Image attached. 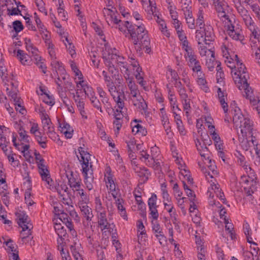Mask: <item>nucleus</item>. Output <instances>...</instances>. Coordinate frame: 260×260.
<instances>
[{
	"mask_svg": "<svg viewBox=\"0 0 260 260\" xmlns=\"http://www.w3.org/2000/svg\"><path fill=\"white\" fill-rule=\"evenodd\" d=\"M115 204L117 207L118 214L123 219L127 221L128 220V217L125 207H124V201L120 198H116Z\"/></svg>",
	"mask_w": 260,
	"mask_h": 260,
	"instance_id": "obj_39",
	"label": "nucleus"
},
{
	"mask_svg": "<svg viewBox=\"0 0 260 260\" xmlns=\"http://www.w3.org/2000/svg\"><path fill=\"white\" fill-rule=\"evenodd\" d=\"M35 111L39 115L44 132H46L54 127L49 115L43 107L37 106L35 107Z\"/></svg>",
	"mask_w": 260,
	"mask_h": 260,
	"instance_id": "obj_19",
	"label": "nucleus"
},
{
	"mask_svg": "<svg viewBox=\"0 0 260 260\" xmlns=\"http://www.w3.org/2000/svg\"><path fill=\"white\" fill-rule=\"evenodd\" d=\"M103 13L108 24L109 25H112V27H118L119 30L125 34L126 37H128L129 39V34L125 26L126 22L128 21H126L121 23L120 20L117 18L114 10L104 9Z\"/></svg>",
	"mask_w": 260,
	"mask_h": 260,
	"instance_id": "obj_10",
	"label": "nucleus"
},
{
	"mask_svg": "<svg viewBox=\"0 0 260 260\" xmlns=\"http://www.w3.org/2000/svg\"><path fill=\"white\" fill-rule=\"evenodd\" d=\"M192 75L196 78V82L200 86L201 88L204 90L205 92H207L209 89L207 86V82L205 79V75L202 70L193 73Z\"/></svg>",
	"mask_w": 260,
	"mask_h": 260,
	"instance_id": "obj_38",
	"label": "nucleus"
},
{
	"mask_svg": "<svg viewBox=\"0 0 260 260\" xmlns=\"http://www.w3.org/2000/svg\"><path fill=\"white\" fill-rule=\"evenodd\" d=\"M104 180L109 192L111 193L114 199H116L117 197L116 185L115 183V179L111 173V170L109 167H107L105 169Z\"/></svg>",
	"mask_w": 260,
	"mask_h": 260,
	"instance_id": "obj_18",
	"label": "nucleus"
},
{
	"mask_svg": "<svg viewBox=\"0 0 260 260\" xmlns=\"http://www.w3.org/2000/svg\"><path fill=\"white\" fill-rule=\"evenodd\" d=\"M135 170L138 175L140 177L142 178V179L144 181L148 179L150 176V172L145 168L136 167V168L135 169Z\"/></svg>",
	"mask_w": 260,
	"mask_h": 260,
	"instance_id": "obj_61",
	"label": "nucleus"
},
{
	"mask_svg": "<svg viewBox=\"0 0 260 260\" xmlns=\"http://www.w3.org/2000/svg\"><path fill=\"white\" fill-rule=\"evenodd\" d=\"M29 132L34 137L41 133L40 131L38 123L35 120H30L29 121Z\"/></svg>",
	"mask_w": 260,
	"mask_h": 260,
	"instance_id": "obj_63",
	"label": "nucleus"
},
{
	"mask_svg": "<svg viewBox=\"0 0 260 260\" xmlns=\"http://www.w3.org/2000/svg\"><path fill=\"white\" fill-rule=\"evenodd\" d=\"M137 229V235L139 242L142 243L145 241L146 238V233L145 226L141 220H139L136 223Z\"/></svg>",
	"mask_w": 260,
	"mask_h": 260,
	"instance_id": "obj_47",
	"label": "nucleus"
},
{
	"mask_svg": "<svg viewBox=\"0 0 260 260\" xmlns=\"http://www.w3.org/2000/svg\"><path fill=\"white\" fill-rule=\"evenodd\" d=\"M34 18L36 23L39 31L40 34L42 36V39L44 41L51 39V35L49 31L47 30L46 27L42 22L41 19L39 18L38 15L36 13L34 14Z\"/></svg>",
	"mask_w": 260,
	"mask_h": 260,
	"instance_id": "obj_27",
	"label": "nucleus"
},
{
	"mask_svg": "<svg viewBox=\"0 0 260 260\" xmlns=\"http://www.w3.org/2000/svg\"><path fill=\"white\" fill-rule=\"evenodd\" d=\"M173 156L175 158V161L179 170L180 179L187 180V183L191 184L192 183V179L190 177V172L184 161L181 157L178 156L177 153H176V155L174 154Z\"/></svg>",
	"mask_w": 260,
	"mask_h": 260,
	"instance_id": "obj_15",
	"label": "nucleus"
},
{
	"mask_svg": "<svg viewBox=\"0 0 260 260\" xmlns=\"http://www.w3.org/2000/svg\"><path fill=\"white\" fill-rule=\"evenodd\" d=\"M245 25L251 31V41L253 39L256 40L258 42H260V30L258 27L255 25L253 20L252 19L250 16H249L243 19Z\"/></svg>",
	"mask_w": 260,
	"mask_h": 260,
	"instance_id": "obj_23",
	"label": "nucleus"
},
{
	"mask_svg": "<svg viewBox=\"0 0 260 260\" xmlns=\"http://www.w3.org/2000/svg\"><path fill=\"white\" fill-rule=\"evenodd\" d=\"M182 180L184 191L190 202V208L189 210H190L191 212H196L197 206H198L199 202L196 198V195L194 194V192L186 184L185 182H187V180L185 179Z\"/></svg>",
	"mask_w": 260,
	"mask_h": 260,
	"instance_id": "obj_26",
	"label": "nucleus"
},
{
	"mask_svg": "<svg viewBox=\"0 0 260 260\" xmlns=\"http://www.w3.org/2000/svg\"><path fill=\"white\" fill-rule=\"evenodd\" d=\"M7 91L8 94L12 98V99L14 102V105L15 106V109L17 111H18L22 114H24L25 113V110L22 105V101L17 95V90L16 87H15L13 89H10L9 87L7 88Z\"/></svg>",
	"mask_w": 260,
	"mask_h": 260,
	"instance_id": "obj_25",
	"label": "nucleus"
},
{
	"mask_svg": "<svg viewBox=\"0 0 260 260\" xmlns=\"http://www.w3.org/2000/svg\"><path fill=\"white\" fill-rule=\"evenodd\" d=\"M129 62L131 63V66L133 68V70L135 71L136 72V78L138 80L139 84H141L142 86H143L144 82L143 80V77L141 75V69L140 68L137 61L133 56L129 57Z\"/></svg>",
	"mask_w": 260,
	"mask_h": 260,
	"instance_id": "obj_40",
	"label": "nucleus"
},
{
	"mask_svg": "<svg viewBox=\"0 0 260 260\" xmlns=\"http://www.w3.org/2000/svg\"><path fill=\"white\" fill-rule=\"evenodd\" d=\"M84 176V182L86 187L91 190L93 188V175L92 169H89L85 167L84 170H82Z\"/></svg>",
	"mask_w": 260,
	"mask_h": 260,
	"instance_id": "obj_30",
	"label": "nucleus"
},
{
	"mask_svg": "<svg viewBox=\"0 0 260 260\" xmlns=\"http://www.w3.org/2000/svg\"><path fill=\"white\" fill-rule=\"evenodd\" d=\"M16 216L18 224L22 229V231H27V234H29L30 231L32 229V225L28 216L24 211L20 210L16 212Z\"/></svg>",
	"mask_w": 260,
	"mask_h": 260,
	"instance_id": "obj_20",
	"label": "nucleus"
},
{
	"mask_svg": "<svg viewBox=\"0 0 260 260\" xmlns=\"http://www.w3.org/2000/svg\"><path fill=\"white\" fill-rule=\"evenodd\" d=\"M189 212L190 213V215L192 216V220L193 223L196 225L197 230L196 233L197 234L198 232H203V228L201 226V218L198 215V206H197V211H192L191 212L189 210Z\"/></svg>",
	"mask_w": 260,
	"mask_h": 260,
	"instance_id": "obj_51",
	"label": "nucleus"
},
{
	"mask_svg": "<svg viewBox=\"0 0 260 260\" xmlns=\"http://www.w3.org/2000/svg\"><path fill=\"white\" fill-rule=\"evenodd\" d=\"M58 219L64 223L70 231L72 235L76 234V232L73 229V225L68 215L63 212L58 214Z\"/></svg>",
	"mask_w": 260,
	"mask_h": 260,
	"instance_id": "obj_44",
	"label": "nucleus"
},
{
	"mask_svg": "<svg viewBox=\"0 0 260 260\" xmlns=\"http://www.w3.org/2000/svg\"><path fill=\"white\" fill-rule=\"evenodd\" d=\"M208 201L209 208L212 210L213 214H216V211L222 206L219 202L215 200L214 197H208Z\"/></svg>",
	"mask_w": 260,
	"mask_h": 260,
	"instance_id": "obj_55",
	"label": "nucleus"
},
{
	"mask_svg": "<svg viewBox=\"0 0 260 260\" xmlns=\"http://www.w3.org/2000/svg\"><path fill=\"white\" fill-rule=\"evenodd\" d=\"M206 180L209 184L207 191V196L208 197H215L216 196L223 203H225V198L223 192L219 187V184L217 183L216 180L213 179H209L206 175Z\"/></svg>",
	"mask_w": 260,
	"mask_h": 260,
	"instance_id": "obj_13",
	"label": "nucleus"
},
{
	"mask_svg": "<svg viewBox=\"0 0 260 260\" xmlns=\"http://www.w3.org/2000/svg\"><path fill=\"white\" fill-rule=\"evenodd\" d=\"M103 75L104 77V80L113 100H118L119 98H124V95L123 91H120L119 87L117 88L111 82L110 77L108 76L107 73L105 71H103Z\"/></svg>",
	"mask_w": 260,
	"mask_h": 260,
	"instance_id": "obj_17",
	"label": "nucleus"
},
{
	"mask_svg": "<svg viewBox=\"0 0 260 260\" xmlns=\"http://www.w3.org/2000/svg\"><path fill=\"white\" fill-rule=\"evenodd\" d=\"M44 42L47 48L48 53L51 58V60L56 59V49L54 45L53 44L52 40L49 39Z\"/></svg>",
	"mask_w": 260,
	"mask_h": 260,
	"instance_id": "obj_53",
	"label": "nucleus"
},
{
	"mask_svg": "<svg viewBox=\"0 0 260 260\" xmlns=\"http://www.w3.org/2000/svg\"><path fill=\"white\" fill-rule=\"evenodd\" d=\"M196 40L198 42L199 53L205 60V64L210 71H212L215 65V49L211 46L214 40L213 29L211 26L201 27L196 31Z\"/></svg>",
	"mask_w": 260,
	"mask_h": 260,
	"instance_id": "obj_4",
	"label": "nucleus"
},
{
	"mask_svg": "<svg viewBox=\"0 0 260 260\" xmlns=\"http://www.w3.org/2000/svg\"><path fill=\"white\" fill-rule=\"evenodd\" d=\"M39 174L41 176L42 180L45 183V185L47 188L52 189L53 180L50 177L49 171L48 168L39 171Z\"/></svg>",
	"mask_w": 260,
	"mask_h": 260,
	"instance_id": "obj_43",
	"label": "nucleus"
},
{
	"mask_svg": "<svg viewBox=\"0 0 260 260\" xmlns=\"http://www.w3.org/2000/svg\"><path fill=\"white\" fill-rule=\"evenodd\" d=\"M35 60L36 65L41 69L42 72L44 74L46 72V67L44 64V59L40 55L39 53L32 56Z\"/></svg>",
	"mask_w": 260,
	"mask_h": 260,
	"instance_id": "obj_57",
	"label": "nucleus"
},
{
	"mask_svg": "<svg viewBox=\"0 0 260 260\" xmlns=\"http://www.w3.org/2000/svg\"><path fill=\"white\" fill-rule=\"evenodd\" d=\"M80 245L75 244L71 246V250L75 260H83V258L79 252Z\"/></svg>",
	"mask_w": 260,
	"mask_h": 260,
	"instance_id": "obj_64",
	"label": "nucleus"
},
{
	"mask_svg": "<svg viewBox=\"0 0 260 260\" xmlns=\"http://www.w3.org/2000/svg\"><path fill=\"white\" fill-rule=\"evenodd\" d=\"M85 201V203H81L80 205L81 211L87 220H90L93 217L91 209L89 208L86 204V201H88V199L86 201Z\"/></svg>",
	"mask_w": 260,
	"mask_h": 260,
	"instance_id": "obj_54",
	"label": "nucleus"
},
{
	"mask_svg": "<svg viewBox=\"0 0 260 260\" xmlns=\"http://www.w3.org/2000/svg\"><path fill=\"white\" fill-rule=\"evenodd\" d=\"M59 130L67 139L72 137L74 129L70 125L64 120L59 121Z\"/></svg>",
	"mask_w": 260,
	"mask_h": 260,
	"instance_id": "obj_37",
	"label": "nucleus"
},
{
	"mask_svg": "<svg viewBox=\"0 0 260 260\" xmlns=\"http://www.w3.org/2000/svg\"><path fill=\"white\" fill-rule=\"evenodd\" d=\"M4 243L6 245V249L7 252L9 253V257H11L13 253H18L17 251V247L16 244L10 239H4Z\"/></svg>",
	"mask_w": 260,
	"mask_h": 260,
	"instance_id": "obj_48",
	"label": "nucleus"
},
{
	"mask_svg": "<svg viewBox=\"0 0 260 260\" xmlns=\"http://www.w3.org/2000/svg\"><path fill=\"white\" fill-rule=\"evenodd\" d=\"M55 189L59 195L60 199L62 203L68 206L71 205L72 201L70 198L67 184L63 182H60L58 183Z\"/></svg>",
	"mask_w": 260,
	"mask_h": 260,
	"instance_id": "obj_21",
	"label": "nucleus"
},
{
	"mask_svg": "<svg viewBox=\"0 0 260 260\" xmlns=\"http://www.w3.org/2000/svg\"><path fill=\"white\" fill-rule=\"evenodd\" d=\"M159 149L158 147L155 145L151 147V158L150 160H148L146 164L152 167L155 170L158 171H162L161 164L162 163L160 160V156L159 155Z\"/></svg>",
	"mask_w": 260,
	"mask_h": 260,
	"instance_id": "obj_16",
	"label": "nucleus"
},
{
	"mask_svg": "<svg viewBox=\"0 0 260 260\" xmlns=\"http://www.w3.org/2000/svg\"><path fill=\"white\" fill-rule=\"evenodd\" d=\"M174 120L180 134L182 136L185 135L186 134V131L183 124L181 116L176 115L175 116V119H174Z\"/></svg>",
	"mask_w": 260,
	"mask_h": 260,
	"instance_id": "obj_60",
	"label": "nucleus"
},
{
	"mask_svg": "<svg viewBox=\"0 0 260 260\" xmlns=\"http://www.w3.org/2000/svg\"><path fill=\"white\" fill-rule=\"evenodd\" d=\"M230 44L226 41L221 46V51L224 62L231 68L233 79L236 86L240 90H244L246 98L254 94L247 82L249 75L245 65L240 61L237 54L230 52Z\"/></svg>",
	"mask_w": 260,
	"mask_h": 260,
	"instance_id": "obj_1",
	"label": "nucleus"
},
{
	"mask_svg": "<svg viewBox=\"0 0 260 260\" xmlns=\"http://www.w3.org/2000/svg\"><path fill=\"white\" fill-rule=\"evenodd\" d=\"M6 11L9 15H16L20 12L17 4L16 3L14 4L11 1V3L8 4V3H7V4L5 5L4 13Z\"/></svg>",
	"mask_w": 260,
	"mask_h": 260,
	"instance_id": "obj_49",
	"label": "nucleus"
},
{
	"mask_svg": "<svg viewBox=\"0 0 260 260\" xmlns=\"http://www.w3.org/2000/svg\"><path fill=\"white\" fill-rule=\"evenodd\" d=\"M205 137H207V139L205 140L203 145H202L199 140L196 142V147L200 154L202 161L199 162V165L206 178L207 175L209 179H213L214 178L213 175L217 173L216 167L214 161L210 159V152L206 146L211 145V141L208 139L206 135H205Z\"/></svg>",
	"mask_w": 260,
	"mask_h": 260,
	"instance_id": "obj_5",
	"label": "nucleus"
},
{
	"mask_svg": "<svg viewBox=\"0 0 260 260\" xmlns=\"http://www.w3.org/2000/svg\"><path fill=\"white\" fill-rule=\"evenodd\" d=\"M17 135L13 133L12 136V142L14 146L23 154L26 160L30 161L32 158L29 151V146L27 144H23L17 142Z\"/></svg>",
	"mask_w": 260,
	"mask_h": 260,
	"instance_id": "obj_22",
	"label": "nucleus"
},
{
	"mask_svg": "<svg viewBox=\"0 0 260 260\" xmlns=\"http://www.w3.org/2000/svg\"><path fill=\"white\" fill-rule=\"evenodd\" d=\"M177 34L180 41V44L183 50L191 48L187 41L186 37L182 29L178 30Z\"/></svg>",
	"mask_w": 260,
	"mask_h": 260,
	"instance_id": "obj_56",
	"label": "nucleus"
},
{
	"mask_svg": "<svg viewBox=\"0 0 260 260\" xmlns=\"http://www.w3.org/2000/svg\"><path fill=\"white\" fill-rule=\"evenodd\" d=\"M184 57L188 66L191 69L193 73L202 70L199 60L192 48L184 50Z\"/></svg>",
	"mask_w": 260,
	"mask_h": 260,
	"instance_id": "obj_14",
	"label": "nucleus"
},
{
	"mask_svg": "<svg viewBox=\"0 0 260 260\" xmlns=\"http://www.w3.org/2000/svg\"><path fill=\"white\" fill-rule=\"evenodd\" d=\"M4 154L8 159L9 163L11 166L15 168L20 165L19 160L16 158V154L13 152L12 149L9 150V151L4 153Z\"/></svg>",
	"mask_w": 260,
	"mask_h": 260,
	"instance_id": "obj_52",
	"label": "nucleus"
},
{
	"mask_svg": "<svg viewBox=\"0 0 260 260\" xmlns=\"http://www.w3.org/2000/svg\"><path fill=\"white\" fill-rule=\"evenodd\" d=\"M217 98L218 101L223 109V110L225 113H226L228 111V105L227 103V97L224 91L221 89L220 87H217Z\"/></svg>",
	"mask_w": 260,
	"mask_h": 260,
	"instance_id": "obj_42",
	"label": "nucleus"
},
{
	"mask_svg": "<svg viewBox=\"0 0 260 260\" xmlns=\"http://www.w3.org/2000/svg\"><path fill=\"white\" fill-rule=\"evenodd\" d=\"M38 94L41 96L42 101L46 104L52 106L54 103V99L52 94H50L44 87L40 86L37 90Z\"/></svg>",
	"mask_w": 260,
	"mask_h": 260,
	"instance_id": "obj_29",
	"label": "nucleus"
},
{
	"mask_svg": "<svg viewBox=\"0 0 260 260\" xmlns=\"http://www.w3.org/2000/svg\"><path fill=\"white\" fill-rule=\"evenodd\" d=\"M51 64L57 75H58L59 72L63 73L65 70L62 63L57 60V58L51 60Z\"/></svg>",
	"mask_w": 260,
	"mask_h": 260,
	"instance_id": "obj_62",
	"label": "nucleus"
},
{
	"mask_svg": "<svg viewBox=\"0 0 260 260\" xmlns=\"http://www.w3.org/2000/svg\"><path fill=\"white\" fill-rule=\"evenodd\" d=\"M231 107L233 114L234 124L237 128L240 129L241 135L243 138L241 142H247L248 147L256 146L258 143L257 140L260 135L254 128L252 120L242 114L241 109L235 102L231 104Z\"/></svg>",
	"mask_w": 260,
	"mask_h": 260,
	"instance_id": "obj_3",
	"label": "nucleus"
},
{
	"mask_svg": "<svg viewBox=\"0 0 260 260\" xmlns=\"http://www.w3.org/2000/svg\"><path fill=\"white\" fill-rule=\"evenodd\" d=\"M75 93L73 99L77 106L82 118L87 119V115L84 110L86 98L93 91V88L86 80L75 84Z\"/></svg>",
	"mask_w": 260,
	"mask_h": 260,
	"instance_id": "obj_6",
	"label": "nucleus"
},
{
	"mask_svg": "<svg viewBox=\"0 0 260 260\" xmlns=\"http://www.w3.org/2000/svg\"><path fill=\"white\" fill-rule=\"evenodd\" d=\"M251 0H231L235 7L236 8L238 13L240 14L242 19L250 16L248 12L241 5L242 2L247 4H250Z\"/></svg>",
	"mask_w": 260,
	"mask_h": 260,
	"instance_id": "obj_34",
	"label": "nucleus"
},
{
	"mask_svg": "<svg viewBox=\"0 0 260 260\" xmlns=\"http://www.w3.org/2000/svg\"><path fill=\"white\" fill-rule=\"evenodd\" d=\"M59 34L61 36V41L65 45L68 53L72 58L75 57L76 53L74 45H73L72 40L69 39L68 35L64 32L62 34L60 31Z\"/></svg>",
	"mask_w": 260,
	"mask_h": 260,
	"instance_id": "obj_36",
	"label": "nucleus"
},
{
	"mask_svg": "<svg viewBox=\"0 0 260 260\" xmlns=\"http://www.w3.org/2000/svg\"><path fill=\"white\" fill-rule=\"evenodd\" d=\"M67 177L69 184L72 190L74 192L77 191L82 200L86 201L87 197L84 193L83 189L81 188V180L78 176L73 172H71L70 174L67 175Z\"/></svg>",
	"mask_w": 260,
	"mask_h": 260,
	"instance_id": "obj_12",
	"label": "nucleus"
},
{
	"mask_svg": "<svg viewBox=\"0 0 260 260\" xmlns=\"http://www.w3.org/2000/svg\"><path fill=\"white\" fill-rule=\"evenodd\" d=\"M226 31L229 36L233 40L242 42L244 36L239 29H235L233 25L230 23L226 25Z\"/></svg>",
	"mask_w": 260,
	"mask_h": 260,
	"instance_id": "obj_33",
	"label": "nucleus"
},
{
	"mask_svg": "<svg viewBox=\"0 0 260 260\" xmlns=\"http://www.w3.org/2000/svg\"><path fill=\"white\" fill-rule=\"evenodd\" d=\"M211 1L218 17L223 21H227L228 22H230L228 16L230 9L227 2L225 0Z\"/></svg>",
	"mask_w": 260,
	"mask_h": 260,
	"instance_id": "obj_11",
	"label": "nucleus"
},
{
	"mask_svg": "<svg viewBox=\"0 0 260 260\" xmlns=\"http://www.w3.org/2000/svg\"><path fill=\"white\" fill-rule=\"evenodd\" d=\"M126 25H127L125 26L129 34V39L134 45L140 44L141 42H144L147 44L150 43V38L149 32L143 23L138 22L135 25L136 28L129 22H126Z\"/></svg>",
	"mask_w": 260,
	"mask_h": 260,
	"instance_id": "obj_7",
	"label": "nucleus"
},
{
	"mask_svg": "<svg viewBox=\"0 0 260 260\" xmlns=\"http://www.w3.org/2000/svg\"><path fill=\"white\" fill-rule=\"evenodd\" d=\"M225 223V229L227 233L229 235L230 238L232 240H235L236 239V236L235 232L233 231L234 226L233 223L230 222L229 219L223 221Z\"/></svg>",
	"mask_w": 260,
	"mask_h": 260,
	"instance_id": "obj_59",
	"label": "nucleus"
},
{
	"mask_svg": "<svg viewBox=\"0 0 260 260\" xmlns=\"http://www.w3.org/2000/svg\"><path fill=\"white\" fill-rule=\"evenodd\" d=\"M79 155L77 157L81 163L82 170H84L85 167L92 169V165L91 160V155L87 152L86 149L84 147H80L78 149Z\"/></svg>",
	"mask_w": 260,
	"mask_h": 260,
	"instance_id": "obj_24",
	"label": "nucleus"
},
{
	"mask_svg": "<svg viewBox=\"0 0 260 260\" xmlns=\"http://www.w3.org/2000/svg\"><path fill=\"white\" fill-rule=\"evenodd\" d=\"M143 9L148 14H154L156 11L155 4L153 0H140Z\"/></svg>",
	"mask_w": 260,
	"mask_h": 260,
	"instance_id": "obj_45",
	"label": "nucleus"
},
{
	"mask_svg": "<svg viewBox=\"0 0 260 260\" xmlns=\"http://www.w3.org/2000/svg\"><path fill=\"white\" fill-rule=\"evenodd\" d=\"M124 98L115 99L116 105L115 106L114 116L115 120L113 122L115 134L117 136L121 127V119L126 115L127 109L124 106Z\"/></svg>",
	"mask_w": 260,
	"mask_h": 260,
	"instance_id": "obj_9",
	"label": "nucleus"
},
{
	"mask_svg": "<svg viewBox=\"0 0 260 260\" xmlns=\"http://www.w3.org/2000/svg\"><path fill=\"white\" fill-rule=\"evenodd\" d=\"M152 15L155 18V21L158 25L159 29L161 31L162 35L167 38L170 37V31L167 28L166 21L162 18L161 15L159 14H157L156 12L154 14Z\"/></svg>",
	"mask_w": 260,
	"mask_h": 260,
	"instance_id": "obj_32",
	"label": "nucleus"
},
{
	"mask_svg": "<svg viewBox=\"0 0 260 260\" xmlns=\"http://www.w3.org/2000/svg\"><path fill=\"white\" fill-rule=\"evenodd\" d=\"M111 52L107 50L106 48L103 51V55L105 63L108 68L109 72L112 74L114 73V70H116L115 66L119 68L121 72L123 74L124 78L127 81L128 86L132 96V100L134 105L136 106L138 104V101L140 102L142 98L137 91L136 84L133 80L131 72L127 67V64L123 56L113 53L112 50H111Z\"/></svg>",
	"mask_w": 260,
	"mask_h": 260,
	"instance_id": "obj_2",
	"label": "nucleus"
},
{
	"mask_svg": "<svg viewBox=\"0 0 260 260\" xmlns=\"http://www.w3.org/2000/svg\"><path fill=\"white\" fill-rule=\"evenodd\" d=\"M164 205L165 210L168 212L170 219L173 224L178 223V214L176 210L174 207L173 202L170 203H166Z\"/></svg>",
	"mask_w": 260,
	"mask_h": 260,
	"instance_id": "obj_41",
	"label": "nucleus"
},
{
	"mask_svg": "<svg viewBox=\"0 0 260 260\" xmlns=\"http://www.w3.org/2000/svg\"><path fill=\"white\" fill-rule=\"evenodd\" d=\"M183 13L186 24L190 29L195 28V21L192 15V9L182 11Z\"/></svg>",
	"mask_w": 260,
	"mask_h": 260,
	"instance_id": "obj_46",
	"label": "nucleus"
},
{
	"mask_svg": "<svg viewBox=\"0 0 260 260\" xmlns=\"http://www.w3.org/2000/svg\"><path fill=\"white\" fill-rule=\"evenodd\" d=\"M142 121L140 120L134 119L131 122V127L132 133L134 135L144 136L147 134V132L145 127L142 124Z\"/></svg>",
	"mask_w": 260,
	"mask_h": 260,
	"instance_id": "obj_31",
	"label": "nucleus"
},
{
	"mask_svg": "<svg viewBox=\"0 0 260 260\" xmlns=\"http://www.w3.org/2000/svg\"><path fill=\"white\" fill-rule=\"evenodd\" d=\"M69 63L75 83L76 84L86 80L81 71L78 68L77 64L73 60H70Z\"/></svg>",
	"mask_w": 260,
	"mask_h": 260,
	"instance_id": "obj_35",
	"label": "nucleus"
},
{
	"mask_svg": "<svg viewBox=\"0 0 260 260\" xmlns=\"http://www.w3.org/2000/svg\"><path fill=\"white\" fill-rule=\"evenodd\" d=\"M9 52L12 55L16 56L21 63L23 65H29L31 62L29 56L24 51L15 48H9Z\"/></svg>",
	"mask_w": 260,
	"mask_h": 260,
	"instance_id": "obj_28",
	"label": "nucleus"
},
{
	"mask_svg": "<svg viewBox=\"0 0 260 260\" xmlns=\"http://www.w3.org/2000/svg\"><path fill=\"white\" fill-rule=\"evenodd\" d=\"M242 167L245 173L241 176L240 182L245 191L248 195L250 196L255 189L256 175L254 171L246 163L243 165Z\"/></svg>",
	"mask_w": 260,
	"mask_h": 260,
	"instance_id": "obj_8",
	"label": "nucleus"
},
{
	"mask_svg": "<svg viewBox=\"0 0 260 260\" xmlns=\"http://www.w3.org/2000/svg\"><path fill=\"white\" fill-rule=\"evenodd\" d=\"M204 122V120L203 118H201L200 119H198L197 120V124L196 126L197 128L198 129V132L199 133L201 134V140L199 139H197L196 141V143L199 140L202 144V145L204 144V142L205 140H207V138L205 137V135H206L209 140H210L208 137V136L205 133H203V123Z\"/></svg>",
	"mask_w": 260,
	"mask_h": 260,
	"instance_id": "obj_50",
	"label": "nucleus"
},
{
	"mask_svg": "<svg viewBox=\"0 0 260 260\" xmlns=\"http://www.w3.org/2000/svg\"><path fill=\"white\" fill-rule=\"evenodd\" d=\"M225 223V229L227 233L229 235L230 238L232 240H235L236 239V236L235 232L233 231L234 226L233 223L230 222L229 219L223 221Z\"/></svg>",
	"mask_w": 260,
	"mask_h": 260,
	"instance_id": "obj_58",
	"label": "nucleus"
}]
</instances>
